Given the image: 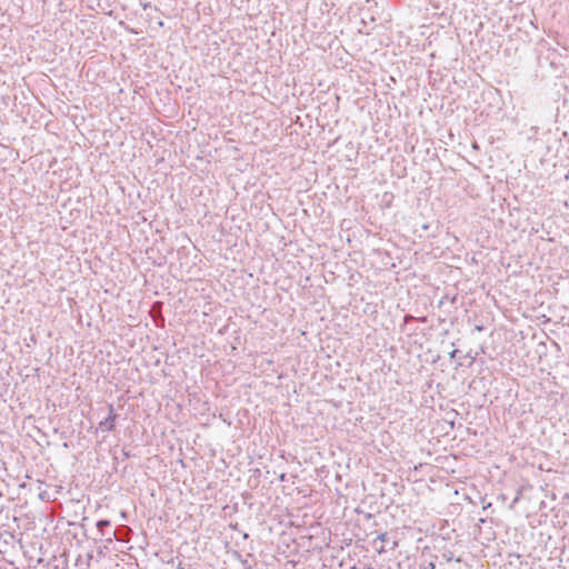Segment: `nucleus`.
I'll return each instance as SVG.
<instances>
[{
	"instance_id": "obj_2",
	"label": "nucleus",
	"mask_w": 569,
	"mask_h": 569,
	"mask_svg": "<svg viewBox=\"0 0 569 569\" xmlns=\"http://www.w3.org/2000/svg\"><path fill=\"white\" fill-rule=\"evenodd\" d=\"M110 526V521L109 520H99L97 522V527L100 531L103 530L104 527H109Z\"/></svg>"
},
{
	"instance_id": "obj_3",
	"label": "nucleus",
	"mask_w": 569,
	"mask_h": 569,
	"mask_svg": "<svg viewBox=\"0 0 569 569\" xmlns=\"http://www.w3.org/2000/svg\"><path fill=\"white\" fill-rule=\"evenodd\" d=\"M387 539H388L387 533H385V532H383V533H380V535H378V536H377V538L375 539V543H376L378 540H379V541H381V542L383 543V542H386V541H387Z\"/></svg>"
},
{
	"instance_id": "obj_1",
	"label": "nucleus",
	"mask_w": 569,
	"mask_h": 569,
	"mask_svg": "<svg viewBox=\"0 0 569 569\" xmlns=\"http://www.w3.org/2000/svg\"><path fill=\"white\" fill-rule=\"evenodd\" d=\"M117 419V413L114 412L113 406L110 405L108 408V416L99 423V427L104 431H112L114 428V422Z\"/></svg>"
},
{
	"instance_id": "obj_4",
	"label": "nucleus",
	"mask_w": 569,
	"mask_h": 569,
	"mask_svg": "<svg viewBox=\"0 0 569 569\" xmlns=\"http://www.w3.org/2000/svg\"><path fill=\"white\" fill-rule=\"evenodd\" d=\"M377 551L379 555L386 552L385 547L382 545H379V548L377 549Z\"/></svg>"
},
{
	"instance_id": "obj_5",
	"label": "nucleus",
	"mask_w": 569,
	"mask_h": 569,
	"mask_svg": "<svg viewBox=\"0 0 569 569\" xmlns=\"http://www.w3.org/2000/svg\"><path fill=\"white\" fill-rule=\"evenodd\" d=\"M457 352H458V350H452V351L450 352V358H455Z\"/></svg>"
}]
</instances>
